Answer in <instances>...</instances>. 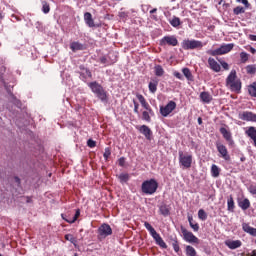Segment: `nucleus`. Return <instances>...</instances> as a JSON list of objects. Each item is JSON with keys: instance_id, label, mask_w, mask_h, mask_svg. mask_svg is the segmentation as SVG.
I'll use <instances>...</instances> for the list:
<instances>
[{"instance_id": "nucleus-54", "label": "nucleus", "mask_w": 256, "mask_h": 256, "mask_svg": "<svg viewBox=\"0 0 256 256\" xmlns=\"http://www.w3.org/2000/svg\"><path fill=\"white\" fill-rule=\"evenodd\" d=\"M174 77H176L177 79L183 80V75L179 72H174Z\"/></svg>"}, {"instance_id": "nucleus-11", "label": "nucleus", "mask_w": 256, "mask_h": 256, "mask_svg": "<svg viewBox=\"0 0 256 256\" xmlns=\"http://www.w3.org/2000/svg\"><path fill=\"white\" fill-rule=\"evenodd\" d=\"M161 45H171V47H177L179 45V41L175 36H166L162 38L160 41Z\"/></svg>"}, {"instance_id": "nucleus-52", "label": "nucleus", "mask_w": 256, "mask_h": 256, "mask_svg": "<svg viewBox=\"0 0 256 256\" xmlns=\"http://www.w3.org/2000/svg\"><path fill=\"white\" fill-rule=\"evenodd\" d=\"M137 99H138V101H140V103H141V105H142V103H145L147 100H145V97H143V95H141V94H137Z\"/></svg>"}, {"instance_id": "nucleus-10", "label": "nucleus", "mask_w": 256, "mask_h": 256, "mask_svg": "<svg viewBox=\"0 0 256 256\" xmlns=\"http://www.w3.org/2000/svg\"><path fill=\"white\" fill-rule=\"evenodd\" d=\"M181 231L184 237V241H187V243H199V238L194 236L192 232H189V230L185 228H181Z\"/></svg>"}, {"instance_id": "nucleus-37", "label": "nucleus", "mask_w": 256, "mask_h": 256, "mask_svg": "<svg viewBox=\"0 0 256 256\" xmlns=\"http://www.w3.org/2000/svg\"><path fill=\"white\" fill-rule=\"evenodd\" d=\"M240 61L241 63H246L249 61V54L247 52H241L240 53Z\"/></svg>"}, {"instance_id": "nucleus-9", "label": "nucleus", "mask_w": 256, "mask_h": 256, "mask_svg": "<svg viewBox=\"0 0 256 256\" xmlns=\"http://www.w3.org/2000/svg\"><path fill=\"white\" fill-rule=\"evenodd\" d=\"M177 108V103L174 101H170L167 103L166 106L160 107V113L163 117H167L170 113H173Z\"/></svg>"}, {"instance_id": "nucleus-4", "label": "nucleus", "mask_w": 256, "mask_h": 256, "mask_svg": "<svg viewBox=\"0 0 256 256\" xmlns=\"http://www.w3.org/2000/svg\"><path fill=\"white\" fill-rule=\"evenodd\" d=\"M92 93H94L101 101H107V92L103 89V86L97 82H90L88 84Z\"/></svg>"}, {"instance_id": "nucleus-19", "label": "nucleus", "mask_w": 256, "mask_h": 256, "mask_svg": "<svg viewBox=\"0 0 256 256\" xmlns=\"http://www.w3.org/2000/svg\"><path fill=\"white\" fill-rule=\"evenodd\" d=\"M242 229L245 233H248L249 235H252V237H256V228L251 227L247 223L242 224Z\"/></svg>"}, {"instance_id": "nucleus-21", "label": "nucleus", "mask_w": 256, "mask_h": 256, "mask_svg": "<svg viewBox=\"0 0 256 256\" xmlns=\"http://www.w3.org/2000/svg\"><path fill=\"white\" fill-rule=\"evenodd\" d=\"M200 99L202 103H211L213 101V96L209 92H201Z\"/></svg>"}, {"instance_id": "nucleus-39", "label": "nucleus", "mask_w": 256, "mask_h": 256, "mask_svg": "<svg viewBox=\"0 0 256 256\" xmlns=\"http://www.w3.org/2000/svg\"><path fill=\"white\" fill-rule=\"evenodd\" d=\"M228 211H233L235 209V201H233V197H230L227 201Z\"/></svg>"}, {"instance_id": "nucleus-2", "label": "nucleus", "mask_w": 256, "mask_h": 256, "mask_svg": "<svg viewBox=\"0 0 256 256\" xmlns=\"http://www.w3.org/2000/svg\"><path fill=\"white\" fill-rule=\"evenodd\" d=\"M158 187L159 183H157V180L150 179L142 183L141 189L142 193H144L145 195H153L154 193H156Z\"/></svg>"}, {"instance_id": "nucleus-20", "label": "nucleus", "mask_w": 256, "mask_h": 256, "mask_svg": "<svg viewBox=\"0 0 256 256\" xmlns=\"http://www.w3.org/2000/svg\"><path fill=\"white\" fill-rule=\"evenodd\" d=\"M246 135L254 141V146L256 147V128L251 126L246 130Z\"/></svg>"}, {"instance_id": "nucleus-25", "label": "nucleus", "mask_w": 256, "mask_h": 256, "mask_svg": "<svg viewBox=\"0 0 256 256\" xmlns=\"http://www.w3.org/2000/svg\"><path fill=\"white\" fill-rule=\"evenodd\" d=\"M70 49L72 50V51H83V49H84V46H83V44H81V43H79V42H72L71 44H70Z\"/></svg>"}, {"instance_id": "nucleus-53", "label": "nucleus", "mask_w": 256, "mask_h": 256, "mask_svg": "<svg viewBox=\"0 0 256 256\" xmlns=\"http://www.w3.org/2000/svg\"><path fill=\"white\" fill-rule=\"evenodd\" d=\"M221 66L223 69H225V71H229V64L227 62H221Z\"/></svg>"}, {"instance_id": "nucleus-40", "label": "nucleus", "mask_w": 256, "mask_h": 256, "mask_svg": "<svg viewBox=\"0 0 256 256\" xmlns=\"http://www.w3.org/2000/svg\"><path fill=\"white\" fill-rule=\"evenodd\" d=\"M65 239H66V241H70V243H73V245H75V243H77V239H75V237H73L72 234H66Z\"/></svg>"}, {"instance_id": "nucleus-50", "label": "nucleus", "mask_w": 256, "mask_h": 256, "mask_svg": "<svg viewBox=\"0 0 256 256\" xmlns=\"http://www.w3.org/2000/svg\"><path fill=\"white\" fill-rule=\"evenodd\" d=\"M133 104H134V113L139 114V103H137V101L133 100Z\"/></svg>"}, {"instance_id": "nucleus-8", "label": "nucleus", "mask_w": 256, "mask_h": 256, "mask_svg": "<svg viewBox=\"0 0 256 256\" xmlns=\"http://www.w3.org/2000/svg\"><path fill=\"white\" fill-rule=\"evenodd\" d=\"M113 234V229H111V226L109 224H102L98 228V236L100 239H105L106 237H109V235Z\"/></svg>"}, {"instance_id": "nucleus-48", "label": "nucleus", "mask_w": 256, "mask_h": 256, "mask_svg": "<svg viewBox=\"0 0 256 256\" xmlns=\"http://www.w3.org/2000/svg\"><path fill=\"white\" fill-rule=\"evenodd\" d=\"M87 145H88V147H90L91 149H93V147H95V146L97 145V142H95L94 140L89 139V140L87 141Z\"/></svg>"}, {"instance_id": "nucleus-32", "label": "nucleus", "mask_w": 256, "mask_h": 256, "mask_svg": "<svg viewBox=\"0 0 256 256\" xmlns=\"http://www.w3.org/2000/svg\"><path fill=\"white\" fill-rule=\"evenodd\" d=\"M186 255L188 256H196L197 251H195V248L193 246H186Z\"/></svg>"}, {"instance_id": "nucleus-5", "label": "nucleus", "mask_w": 256, "mask_h": 256, "mask_svg": "<svg viewBox=\"0 0 256 256\" xmlns=\"http://www.w3.org/2000/svg\"><path fill=\"white\" fill-rule=\"evenodd\" d=\"M233 47H235V44H222L219 48L214 50H208V55H212V57H217V55H227V53H231L233 51Z\"/></svg>"}, {"instance_id": "nucleus-6", "label": "nucleus", "mask_w": 256, "mask_h": 256, "mask_svg": "<svg viewBox=\"0 0 256 256\" xmlns=\"http://www.w3.org/2000/svg\"><path fill=\"white\" fill-rule=\"evenodd\" d=\"M203 42L198 40H184L182 42V48L185 49V51H189V49H202Z\"/></svg>"}, {"instance_id": "nucleus-30", "label": "nucleus", "mask_w": 256, "mask_h": 256, "mask_svg": "<svg viewBox=\"0 0 256 256\" xmlns=\"http://www.w3.org/2000/svg\"><path fill=\"white\" fill-rule=\"evenodd\" d=\"M220 133L223 135L226 141H231V132H229L226 128H220Z\"/></svg>"}, {"instance_id": "nucleus-34", "label": "nucleus", "mask_w": 256, "mask_h": 256, "mask_svg": "<svg viewBox=\"0 0 256 256\" xmlns=\"http://www.w3.org/2000/svg\"><path fill=\"white\" fill-rule=\"evenodd\" d=\"M198 219H200L201 221H207V212H205V210L200 209L198 211Z\"/></svg>"}, {"instance_id": "nucleus-31", "label": "nucleus", "mask_w": 256, "mask_h": 256, "mask_svg": "<svg viewBox=\"0 0 256 256\" xmlns=\"http://www.w3.org/2000/svg\"><path fill=\"white\" fill-rule=\"evenodd\" d=\"M248 92L251 97H256V82L248 86Z\"/></svg>"}, {"instance_id": "nucleus-29", "label": "nucleus", "mask_w": 256, "mask_h": 256, "mask_svg": "<svg viewBox=\"0 0 256 256\" xmlns=\"http://www.w3.org/2000/svg\"><path fill=\"white\" fill-rule=\"evenodd\" d=\"M182 73L188 81H193V74L191 73V70H189V68H183Z\"/></svg>"}, {"instance_id": "nucleus-38", "label": "nucleus", "mask_w": 256, "mask_h": 256, "mask_svg": "<svg viewBox=\"0 0 256 256\" xmlns=\"http://www.w3.org/2000/svg\"><path fill=\"white\" fill-rule=\"evenodd\" d=\"M120 183H127L129 181V174L122 173L119 175Z\"/></svg>"}, {"instance_id": "nucleus-61", "label": "nucleus", "mask_w": 256, "mask_h": 256, "mask_svg": "<svg viewBox=\"0 0 256 256\" xmlns=\"http://www.w3.org/2000/svg\"><path fill=\"white\" fill-rule=\"evenodd\" d=\"M198 123L199 125H201V123H203V120L201 118H198Z\"/></svg>"}, {"instance_id": "nucleus-49", "label": "nucleus", "mask_w": 256, "mask_h": 256, "mask_svg": "<svg viewBox=\"0 0 256 256\" xmlns=\"http://www.w3.org/2000/svg\"><path fill=\"white\" fill-rule=\"evenodd\" d=\"M248 189L252 195H256V184L250 185Z\"/></svg>"}, {"instance_id": "nucleus-33", "label": "nucleus", "mask_w": 256, "mask_h": 256, "mask_svg": "<svg viewBox=\"0 0 256 256\" xmlns=\"http://www.w3.org/2000/svg\"><path fill=\"white\" fill-rule=\"evenodd\" d=\"M246 73H248V75H255L256 74V66L255 65L246 66Z\"/></svg>"}, {"instance_id": "nucleus-23", "label": "nucleus", "mask_w": 256, "mask_h": 256, "mask_svg": "<svg viewBox=\"0 0 256 256\" xmlns=\"http://www.w3.org/2000/svg\"><path fill=\"white\" fill-rule=\"evenodd\" d=\"M84 20L88 27H95V21L93 20V16L91 15V13L86 12L84 14Z\"/></svg>"}, {"instance_id": "nucleus-14", "label": "nucleus", "mask_w": 256, "mask_h": 256, "mask_svg": "<svg viewBox=\"0 0 256 256\" xmlns=\"http://www.w3.org/2000/svg\"><path fill=\"white\" fill-rule=\"evenodd\" d=\"M136 129L146 137V139H151V135H153V132L151 131V128H149L147 125L137 126Z\"/></svg>"}, {"instance_id": "nucleus-1", "label": "nucleus", "mask_w": 256, "mask_h": 256, "mask_svg": "<svg viewBox=\"0 0 256 256\" xmlns=\"http://www.w3.org/2000/svg\"><path fill=\"white\" fill-rule=\"evenodd\" d=\"M226 87L235 93L241 91V80L237 78V71L232 70L226 79Z\"/></svg>"}, {"instance_id": "nucleus-58", "label": "nucleus", "mask_w": 256, "mask_h": 256, "mask_svg": "<svg viewBox=\"0 0 256 256\" xmlns=\"http://www.w3.org/2000/svg\"><path fill=\"white\" fill-rule=\"evenodd\" d=\"M250 53H252L253 55H255V54H256V49L253 48V47H250Z\"/></svg>"}, {"instance_id": "nucleus-22", "label": "nucleus", "mask_w": 256, "mask_h": 256, "mask_svg": "<svg viewBox=\"0 0 256 256\" xmlns=\"http://www.w3.org/2000/svg\"><path fill=\"white\" fill-rule=\"evenodd\" d=\"M238 205L243 211H247V209L251 207V202L249 201V199L244 198L239 200Z\"/></svg>"}, {"instance_id": "nucleus-36", "label": "nucleus", "mask_w": 256, "mask_h": 256, "mask_svg": "<svg viewBox=\"0 0 256 256\" xmlns=\"http://www.w3.org/2000/svg\"><path fill=\"white\" fill-rule=\"evenodd\" d=\"M188 221H189L190 227L193 229V231H199V224L193 223V217H188Z\"/></svg>"}, {"instance_id": "nucleus-18", "label": "nucleus", "mask_w": 256, "mask_h": 256, "mask_svg": "<svg viewBox=\"0 0 256 256\" xmlns=\"http://www.w3.org/2000/svg\"><path fill=\"white\" fill-rule=\"evenodd\" d=\"M158 85H159V80L157 78H152L148 85L150 93H157Z\"/></svg>"}, {"instance_id": "nucleus-13", "label": "nucleus", "mask_w": 256, "mask_h": 256, "mask_svg": "<svg viewBox=\"0 0 256 256\" xmlns=\"http://www.w3.org/2000/svg\"><path fill=\"white\" fill-rule=\"evenodd\" d=\"M216 147L222 159H225V161H229V159H231V157L229 156V152L227 151V147H225V145L217 143Z\"/></svg>"}, {"instance_id": "nucleus-60", "label": "nucleus", "mask_w": 256, "mask_h": 256, "mask_svg": "<svg viewBox=\"0 0 256 256\" xmlns=\"http://www.w3.org/2000/svg\"><path fill=\"white\" fill-rule=\"evenodd\" d=\"M250 256H256V250H253Z\"/></svg>"}, {"instance_id": "nucleus-55", "label": "nucleus", "mask_w": 256, "mask_h": 256, "mask_svg": "<svg viewBox=\"0 0 256 256\" xmlns=\"http://www.w3.org/2000/svg\"><path fill=\"white\" fill-rule=\"evenodd\" d=\"M119 165H120V167H123L125 165V158L119 159Z\"/></svg>"}, {"instance_id": "nucleus-59", "label": "nucleus", "mask_w": 256, "mask_h": 256, "mask_svg": "<svg viewBox=\"0 0 256 256\" xmlns=\"http://www.w3.org/2000/svg\"><path fill=\"white\" fill-rule=\"evenodd\" d=\"M150 13H151V14L157 13V8L152 9V10L150 11Z\"/></svg>"}, {"instance_id": "nucleus-45", "label": "nucleus", "mask_w": 256, "mask_h": 256, "mask_svg": "<svg viewBox=\"0 0 256 256\" xmlns=\"http://www.w3.org/2000/svg\"><path fill=\"white\" fill-rule=\"evenodd\" d=\"M81 75H83L84 78L87 79V77H91V71H89L88 69H84V70L81 72Z\"/></svg>"}, {"instance_id": "nucleus-15", "label": "nucleus", "mask_w": 256, "mask_h": 256, "mask_svg": "<svg viewBox=\"0 0 256 256\" xmlns=\"http://www.w3.org/2000/svg\"><path fill=\"white\" fill-rule=\"evenodd\" d=\"M208 65H209V68L215 73H219V71H221V65L217 63L215 58H212V57L208 58Z\"/></svg>"}, {"instance_id": "nucleus-35", "label": "nucleus", "mask_w": 256, "mask_h": 256, "mask_svg": "<svg viewBox=\"0 0 256 256\" xmlns=\"http://www.w3.org/2000/svg\"><path fill=\"white\" fill-rule=\"evenodd\" d=\"M170 25H172V27H179L181 25V19H179L177 17H173L170 20Z\"/></svg>"}, {"instance_id": "nucleus-51", "label": "nucleus", "mask_w": 256, "mask_h": 256, "mask_svg": "<svg viewBox=\"0 0 256 256\" xmlns=\"http://www.w3.org/2000/svg\"><path fill=\"white\" fill-rule=\"evenodd\" d=\"M137 99H138V101H140V103H141V105H142V103H145L147 100H145V97H143V95H141V94H137Z\"/></svg>"}, {"instance_id": "nucleus-43", "label": "nucleus", "mask_w": 256, "mask_h": 256, "mask_svg": "<svg viewBox=\"0 0 256 256\" xmlns=\"http://www.w3.org/2000/svg\"><path fill=\"white\" fill-rule=\"evenodd\" d=\"M237 3H242L246 9H249L251 7V4H249V0H237Z\"/></svg>"}, {"instance_id": "nucleus-56", "label": "nucleus", "mask_w": 256, "mask_h": 256, "mask_svg": "<svg viewBox=\"0 0 256 256\" xmlns=\"http://www.w3.org/2000/svg\"><path fill=\"white\" fill-rule=\"evenodd\" d=\"M100 63H102L103 65H105V63H107V58L101 57V58H100Z\"/></svg>"}, {"instance_id": "nucleus-42", "label": "nucleus", "mask_w": 256, "mask_h": 256, "mask_svg": "<svg viewBox=\"0 0 256 256\" xmlns=\"http://www.w3.org/2000/svg\"><path fill=\"white\" fill-rule=\"evenodd\" d=\"M42 11L43 13H49V11H51V8H49V4H47V2H43Z\"/></svg>"}, {"instance_id": "nucleus-3", "label": "nucleus", "mask_w": 256, "mask_h": 256, "mask_svg": "<svg viewBox=\"0 0 256 256\" xmlns=\"http://www.w3.org/2000/svg\"><path fill=\"white\" fill-rule=\"evenodd\" d=\"M144 227H146L147 231H149L150 235L153 237L154 241L156 242V245H159L162 249H167V243L161 238V235L157 233L155 228L149 224V222L144 223Z\"/></svg>"}, {"instance_id": "nucleus-17", "label": "nucleus", "mask_w": 256, "mask_h": 256, "mask_svg": "<svg viewBox=\"0 0 256 256\" xmlns=\"http://www.w3.org/2000/svg\"><path fill=\"white\" fill-rule=\"evenodd\" d=\"M79 215H81V212L79 210H77L75 215H73V217H67V215H65V214H62L61 217L67 223H75L77 221V219H79Z\"/></svg>"}, {"instance_id": "nucleus-47", "label": "nucleus", "mask_w": 256, "mask_h": 256, "mask_svg": "<svg viewBox=\"0 0 256 256\" xmlns=\"http://www.w3.org/2000/svg\"><path fill=\"white\" fill-rule=\"evenodd\" d=\"M103 156H104V159L106 160L109 159V157L111 156V150L109 148H106Z\"/></svg>"}, {"instance_id": "nucleus-26", "label": "nucleus", "mask_w": 256, "mask_h": 256, "mask_svg": "<svg viewBox=\"0 0 256 256\" xmlns=\"http://www.w3.org/2000/svg\"><path fill=\"white\" fill-rule=\"evenodd\" d=\"M220 173H221V168L218 167L217 165L213 164L211 166V175H212V177L217 178V177H219Z\"/></svg>"}, {"instance_id": "nucleus-27", "label": "nucleus", "mask_w": 256, "mask_h": 256, "mask_svg": "<svg viewBox=\"0 0 256 256\" xmlns=\"http://www.w3.org/2000/svg\"><path fill=\"white\" fill-rule=\"evenodd\" d=\"M159 211H160L161 215H163L164 217L169 216L170 209H169V206H168V205L162 204V205L159 207Z\"/></svg>"}, {"instance_id": "nucleus-7", "label": "nucleus", "mask_w": 256, "mask_h": 256, "mask_svg": "<svg viewBox=\"0 0 256 256\" xmlns=\"http://www.w3.org/2000/svg\"><path fill=\"white\" fill-rule=\"evenodd\" d=\"M179 163L184 167V169H189L193 163V156L189 154H183L182 151L179 152Z\"/></svg>"}, {"instance_id": "nucleus-41", "label": "nucleus", "mask_w": 256, "mask_h": 256, "mask_svg": "<svg viewBox=\"0 0 256 256\" xmlns=\"http://www.w3.org/2000/svg\"><path fill=\"white\" fill-rule=\"evenodd\" d=\"M241 13H245V8L241 6H237L236 8H234L235 15H241Z\"/></svg>"}, {"instance_id": "nucleus-44", "label": "nucleus", "mask_w": 256, "mask_h": 256, "mask_svg": "<svg viewBox=\"0 0 256 256\" xmlns=\"http://www.w3.org/2000/svg\"><path fill=\"white\" fill-rule=\"evenodd\" d=\"M172 247L176 253H179L180 248H179V242H177V240H174V242L172 243Z\"/></svg>"}, {"instance_id": "nucleus-12", "label": "nucleus", "mask_w": 256, "mask_h": 256, "mask_svg": "<svg viewBox=\"0 0 256 256\" xmlns=\"http://www.w3.org/2000/svg\"><path fill=\"white\" fill-rule=\"evenodd\" d=\"M239 119L242 121H251L252 123H256V114L249 111H244L239 114Z\"/></svg>"}, {"instance_id": "nucleus-62", "label": "nucleus", "mask_w": 256, "mask_h": 256, "mask_svg": "<svg viewBox=\"0 0 256 256\" xmlns=\"http://www.w3.org/2000/svg\"><path fill=\"white\" fill-rule=\"evenodd\" d=\"M0 256H3V255L0 254Z\"/></svg>"}, {"instance_id": "nucleus-57", "label": "nucleus", "mask_w": 256, "mask_h": 256, "mask_svg": "<svg viewBox=\"0 0 256 256\" xmlns=\"http://www.w3.org/2000/svg\"><path fill=\"white\" fill-rule=\"evenodd\" d=\"M249 39L250 41H256V35L250 34Z\"/></svg>"}, {"instance_id": "nucleus-46", "label": "nucleus", "mask_w": 256, "mask_h": 256, "mask_svg": "<svg viewBox=\"0 0 256 256\" xmlns=\"http://www.w3.org/2000/svg\"><path fill=\"white\" fill-rule=\"evenodd\" d=\"M142 107L145 108L146 111H149V113H152L153 109H151V106L149 105V103H147V101L142 103Z\"/></svg>"}, {"instance_id": "nucleus-16", "label": "nucleus", "mask_w": 256, "mask_h": 256, "mask_svg": "<svg viewBox=\"0 0 256 256\" xmlns=\"http://www.w3.org/2000/svg\"><path fill=\"white\" fill-rule=\"evenodd\" d=\"M225 245L229 249H239V247H241L242 243L240 240H226Z\"/></svg>"}, {"instance_id": "nucleus-24", "label": "nucleus", "mask_w": 256, "mask_h": 256, "mask_svg": "<svg viewBox=\"0 0 256 256\" xmlns=\"http://www.w3.org/2000/svg\"><path fill=\"white\" fill-rule=\"evenodd\" d=\"M155 115V113L153 112H149V110H145L142 112V119L143 121H147V123H151V117Z\"/></svg>"}, {"instance_id": "nucleus-28", "label": "nucleus", "mask_w": 256, "mask_h": 256, "mask_svg": "<svg viewBox=\"0 0 256 256\" xmlns=\"http://www.w3.org/2000/svg\"><path fill=\"white\" fill-rule=\"evenodd\" d=\"M154 73L156 77H163L165 74V70H163V67L161 65H156L154 67Z\"/></svg>"}]
</instances>
